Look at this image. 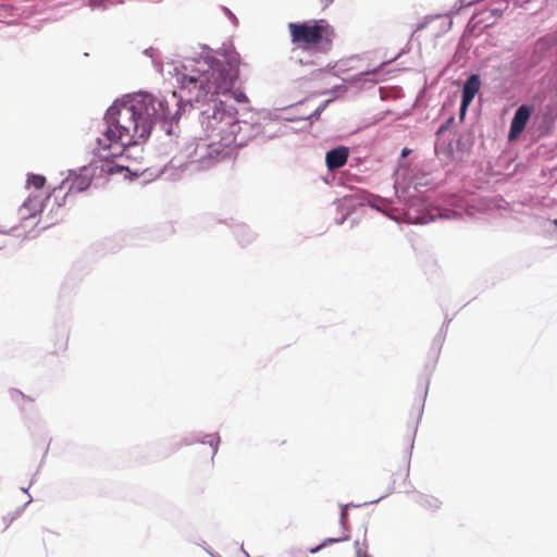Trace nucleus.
I'll use <instances>...</instances> for the list:
<instances>
[{"instance_id": "23", "label": "nucleus", "mask_w": 557, "mask_h": 557, "mask_svg": "<svg viewBox=\"0 0 557 557\" xmlns=\"http://www.w3.org/2000/svg\"><path fill=\"white\" fill-rule=\"evenodd\" d=\"M22 509H23V507L18 508L15 512L9 513L2 518V520L4 522V530H7L10 527V524L16 519V517L20 515Z\"/></svg>"}, {"instance_id": "18", "label": "nucleus", "mask_w": 557, "mask_h": 557, "mask_svg": "<svg viewBox=\"0 0 557 557\" xmlns=\"http://www.w3.org/2000/svg\"><path fill=\"white\" fill-rule=\"evenodd\" d=\"M66 182H67V180L62 181L61 184L59 186H57L55 188H53V190H52V195L54 196V202H55L57 209H60L65 205L67 196L70 195V194H67V190H66L62 196H60V194L63 191V187L66 184Z\"/></svg>"}, {"instance_id": "32", "label": "nucleus", "mask_w": 557, "mask_h": 557, "mask_svg": "<svg viewBox=\"0 0 557 557\" xmlns=\"http://www.w3.org/2000/svg\"><path fill=\"white\" fill-rule=\"evenodd\" d=\"M407 153H408V151H407V150H404V151H403V156H406Z\"/></svg>"}, {"instance_id": "26", "label": "nucleus", "mask_w": 557, "mask_h": 557, "mask_svg": "<svg viewBox=\"0 0 557 557\" xmlns=\"http://www.w3.org/2000/svg\"><path fill=\"white\" fill-rule=\"evenodd\" d=\"M346 518H347V512L344 508V509H342V512H341V521L343 524L346 522Z\"/></svg>"}, {"instance_id": "28", "label": "nucleus", "mask_w": 557, "mask_h": 557, "mask_svg": "<svg viewBox=\"0 0 557 557\" xmlns=\"http://www.w3.org/2000/svg\"><path fill=\"white\" fill-rule=\"evenodd\" d=\"M320 110H321V108L317 109V110L314 111V113H313V114L317 116V119L319 117Z\"/></svg>"}, {"instance_id": "2", "label": "nucleus", "mask_w": 557, "mask_h": 557, "mask_svg": "<svg viewBox=\"0 0 557 557\" xmlns=\"http://www.w3.org/2000/svg\"><path fill=\"white\" fill-rule=\"evenodd\" d=\"M132 100L129 107L132 129L134 136L141 140H148L158 119L172 116L171 104L174 101L169 96H156L149 91L139 90L134 96L127 97Z\"/></svg>"}, {"instance_id": "9", "label": "nucleus", "mask_w": 557, "mask_h": 557, "mask_svg": "<svg viewBox=\"0 0 557 557\" xmlns=\"http://www.w3.org/2000/svg\"><path fill=\"white\" fill-rule=\"evenodd\" d=\"M128 96H134V94H127L122 98H117L113 101V103L107 109L104 113V123L117 124V122H120L119 116L123 111H125V113L128 115V119L131 120L129 107L132 106V100L127 98Z\"/></svg>"}, {"instance_id": "3", "label": "nucleus", "mask_w": 557, "mask_h": 557, "mask_svg": "<svg viewBox=\"0 0 557 557\" xmlns=\"http://www.w3.org/2000/svg\"><path fill=\"white\" fill-rule=\"evenodd\" d=\"M197 72L198 75L191 73H183L178 76L180 92L173 90L171 99L174 101L176 110L172 116L165 119H158L161 129L171 136L174 134V124H178L182 114L187 106L193 107V103H207L209 96V74L207 70H191Z\"/></svg>"}, {"instance_id": "16", "label": "nucleus", "mask_w": 557, "mask_h": 557, "mask_svg": "<svg viewBox=\"0 0 557 557\" xmlns=\"http://www.w3.org/2000/svg\"><path fill=\"white\" fill-rule=\"evenodd\" d=\"M96 161H97V172H98L99 176L101 174H106L108 176L113 175V174H120V173L126 172V170L128 168L126 165L116 164V163H114V161L112 163L99 162L98 160H96Z\"/></svg>"}, {"instance_id": "21", "label": "nucleus", "mask_w": 557, "mask_h": 557, "mask_svg": "<svg viewBox=\"0 0 557 557\" xmlns=\"http://www.w3.org/2000/svg\"><path fill=\"white\" fill-rule=\"evenodd\" d=\"M347 540H348L347 535H345L343 537H339V539H333V537L326 539L321 545H319V546H317L314 548H311L310 553L314 554V553L319 552L322 547H324L329 543H337L339 541H347Z\"/></svg>"}, {"instance_id": "29", "label": "nucleus", "mask_w": 557, "mask_h": 557, "mask_svg": "<svg viewBox=\"0 0 557 557\" xmlns=\"http://www.w3.org/2000/svg\"><path fill=\"white\" fill-rule=\"evenodd\" d=\"M57 221H58V219L53 220V218H51V222H50V224H49V225L54 224Z\"/></svg>"}, {"instance_id": "10", "label": "nucleus", "mask_w": 557, "mask_h": 557, "mask_svg": "<svg viewBox=\"0 0 557 557\" xmlns=\"http://www.w3.org/2000/svg\"><path fill=\"white\" fill-rule=\"evenodd\" d=\"M50 197L51 194H49L45 199H41L40 196H28V198L22 203V206L18 209V214L21 219L27 220L36 216L38 212H41L44 210Z\"/></svg>"}, {"instance_id": "11", "label": "nucleus", "mask_w": 557, "mask_h": 557, "mask_svg": "<svg viewBox=\"0 0 557 557\" xmlns=\"http://www.w3.org/2000/svg\"><path fill=\"white\" fill-rule=\"evenodd\" d=\"M481 86L479 75L472 74L468 77L462 89V99L460 106V114L463 116L468 107L473 101L475 95L479 92Z\"/></svg>"}, {"instance_id": "22", "label": "nucleus", "mask_w": 557, "mask_h": 557, "mask_svg": "<svg viewBox=\"0 0 557 557\" xmlns=\"http://www.w3.org/2000/svg\"><path fill=\"white\" fill-rule=\"evenodd\" d=\"M129 131H131V127L122 125L120 122H117V124H115V133L119 135L121 134L120 143H125L123 139L125 136L129 135Z\"/></svg>"}, {"instance_id": "33", "label": "nucleus", "mask_w": 557, "mask_h": 557, "mask_svg": "<svg viewBox=\"0 0 557 557\" xmlns=\"http://www.w3.org/2000/svg\"><path fill=\"white\" fill-rule=\"evenodd\" d=\"M553 223L557 226V219H555V220L553 221Z\"/></svg>"}, {"instance_id": "31", "label": "nucleus", "mask_w": 557, "mask_h": 557, "mask_svg": "<svg viewBox=\"0 0 557 557\" xmlns=\"http://www.w3.org/2000/svg\"><path fill=\"white\" fill-rule=\"evenodd\" d=\"M22 491H23L24 493H27V492H28V488H22Z\"/></svg>"}, {"instance_id": "12", "label": "nucleus", "mask_w": 557, "mask_h": 557, "mask_svg": "<svg viewBox=\"0 0 557 557\" xmlns=\"http://www.w3.org/2000/svg\"><path fill=\"white\" fill-rule=\"evenodd\" d=\"M530 115H531V108H529L528 106H521L518 108V110L516 111V113L511 120V124H510V132H509L510 139L516 138L518 135H520L523 132V129L527 125V122L530 119Z\"/></svg>"}, {"instance_id": "14", "label": "nucleus", "mask_w": 557, "mask_h": 557, "mask_svg": "<svg viewBox=\"0 0 557 557\" xmlns=\"http://www.w3.org/2000/svg\"><path fill=\"white\" fill-rule=\"evenodd\" d=\"M208 437H209V434L201 433V432H199V433L191 432V433L185 435L181 441H171V442H169L168 455L178 450L183 446L193 445L195 443L207 444V443H209Z\"/></svg>"}, {"instance_id": "8", "label": "nucleus", "mask_w": 557, "mask_h": 557, "mask_svg": "<svg viewBox=\"0 0 557 557\" xmlns=\"http://www.w3.org/2000/svg\"><path fill=\"white\" fill-rule=\"evenodd\" d=\"M146 141L147 140H141L140 138H137V136H134L133 133L131 138L126 143H119L117 145H113L111 149L98 148L97 152L94 150L92 159H95V161L98 160L99 162L112 163L113 161H115V159L123 157L127 148L132 146H137Z\"/></svg>"}, {"instance_id": "20", "label": "nucleus", "mask_w": 557, "mask_h": 557, "mask_svg": "<svg viewBox=\"0 0 557 557\" xmlns=\"http://www.w3.org/2000/svg\"><path fill=\"white\" fill-rule=\"evenodd\" d=\"M123 0H88V4L91 9L107 10L109 7L122 3Z\"/></svg>"}, {"instance_id": "5", "label": "nucleus", "mask_w": 557, "mask_h": 557, "mask_svg": "<svg viewBox=\"0 0 557 557\" xmlns=\"http://www.w3.org/2000/svg\"><path fill=\"white\" fill-rule=\"evenodd\" d=\"M202 51L194 57H186L184 62H174L173 60L164 61L162 53L158 48L148 47L143 54L151 60L153 69L165 77H175L178 83V76L183 73H191L198 75L191 70H209V46L200 45Z\"/></svg>"}, {"instance_id": "17", "label": "nucleus", "mask_w": 557, "mask_h": 557, "mask_svg": "<svg viewBox=\"0 0 557 557\" xmlns=\"http://www.w3.org/2000/svg\"><path fill=\"white\" fill-rule=\"evenodd\" d=\"M355 557H372L368 553L369 544L367 541V531L363 532L362 540H356L354 543Z\"/></svg>"}, {"instance_id": "25", "label": "nucleus", "mask_w": 557, "mask_h": 557, "mask_svg": "<svg viewBox=\"0 0 557 557\" xmlns=\"http://www.w3.org/2000/svg\"><path fill=\"white\" fill-rule=\"evenodd\" d=\"M201 125L205 131L209 128V115H207V111L201 112Z\"/></svg>"}, {"instance_id": "6", "label": "nucleus", "mask_w": 557, "mask_h": 557, "mask_svg": "<svg viewBox=\"0 0 557 557\" xmlns=\"http://www.w3.org/2000/svg\"><path fill=\"white\" fill-rule=\"evenodd\" d=\"M97 175L99 176L95 159L88 165L81 166L79 173L76 170H69V178L66 180L71 178V184L67 188V194L86 191L91 186L92 178Z\"/></svg>"}, {"instance_id": "34", "label": "nucleus", "mask_w": 557, "mask_h": 557, "mask_svg": "<svg viewBox=\"0 0 557 557\" xmlns=\"http://www.w3.org/2000/svg\"><path fill=\"white\" fill-rule=\"evenodd\" d=\"M3 245H0V249H2Z\"/></svg>"}, {"instance_id": "7", "label": "nucleus", "mask_w": 557, "mask_h": 557, "mask_svg": "<svg viewBox=\"0 0 557 557\" xmlns=\"http://www.w3.org/2000/svg\"><path fill=\"white\" fill-rule=\"evenodd\" d=\"M194 149L189 151L187 170L191 172L209 169V143L206 138L195 139Z\"/></svg>"}, {"instance_id": "13", "label": "nucleus", "mask_w": 557, "mask_h": 557, "mask_svg": "<svg viewBox=\"0 0 557 557\" xmlns=\"http://www.w3.org/2000/svg\"><path fill=\"white\" fill-rule=\"evenodd\" d=\"M349 151L347 147L339 146L326 152L325 163L329 170H335L344 166L348 160Z\"/></svg>"}, {"instance_id": "15", "label": "nucleus", "mask_w": 557, "mask_h": 557, "mask_svg": "<svg viewBox=\"0 0 557 557\" xmlns=\"http://www.w3.org/2000/svg\"><path fill=\"white\" fill-rule=\"evenodd\" d=\"M103 137L108 143H106L102 138H97V145L99 149H111L113 145H117L121 141V134L115 133V124L114 123H106V128L102 132Z\"/></svg>"}, {"instance_id": "1", "label": "nucleus", "mask_w": 557, "mask_h": 557, "mask_svg": "<svg viewBox=\"0 0 557 557\" xmlns=\"http://www.w3.org/2000/svg\"><path fill=\"white\" fill-rule=\"evenodd\" d=\"M239 54L232 45H224L211 55V154L224 158L232 148L244 146L247 136L240 133L235 103H248L240 89L234 88L239 75Z\"/></svg>"}, {"instance_id": "24", "label": "nucleus", "mask_w": 557, "mask_h": 557, "mask_svg": "<svg viewBox=\"0 0 557 557\" xmlns=\"http://www.w3.org/2000/svg\"><path fill=\"white\" fill-rule=\"evenodd\" d=\"M139 172L138 171H133L131 170L129 168H127L126 170V174H125V178L129 180L131 182L137 180L139 177Z\"/></svg>"}, {"instance_id": "27", "label": "nucleus", "mask_w": 557, "mask_h": 557, "mask_svg": "<svg viewBox=\"0 0 557 557\" xmlns=\"http://www.w3.org/2000/svg\"><path fill=\"white\" fill-rule=\"evenodd\" d=\"M12 393H15V394L20 395L23 398L25 397V395L22 392L17 391V389H13Z\"/></svg>"}, {"instance_id": "19", "label": "nucleus", "mask_w": 557, "mask_h": 557, "mask_svg": "<svg viewBox=\"0 0 557 557\" xmlns=\"http://www.w3.org/2000/svg\"><path fill=\"white\" fill-rule=\"evenodd\" d=\"M46 182L47 180L44 175L34 173H29L26 180L27 186H32L38 190L45 187Z\"/></svg>"}, {"instance_id": "30", "label": "nucleus", "mask_w": 557, "mask_h": 557, "mask_svg": "<svg viewBox=\"0 0 557 557\" xmlns=\"http://www.w3.org/2000/svg\"><path fill=\"white\" fill-rule=\"evenodd\" d=\"M202 548L206 550V553H209V549L206 546H202Z\"/></svg>"}, {"instance_id": "4", "label": "nucleus", "mask_w": 557, "mask_h": 557, "mask_svg": "<svg viewBox=\"0 0 557 557\" xmlns=\"http://www.w3.org/2000/svg\"><path fill=\"white\" fill-rule=\"evenodd\" d=\"M287 27L290 42L296 48L308 52L330 51L336 36L334 27L323 18L292 22Z\"/></svg>"}]
</instances>
